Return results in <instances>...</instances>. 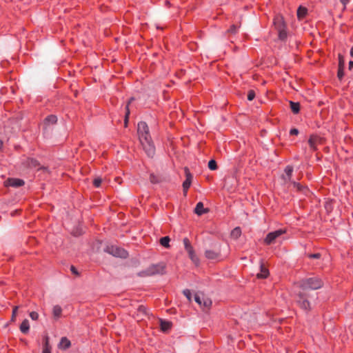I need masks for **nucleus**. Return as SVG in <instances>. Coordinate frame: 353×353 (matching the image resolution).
<instances>
[{
    "label": "nucleus",
    "mask_w": 353,
    "mask_h": 353,
    "mask_svg": "<svg viewBox=\"0 0 353 353\" xmlns=\"http://www.w3.org/2000/svg\"><path fill=\"white\" fill-rule=\"evenodd\" d=\"M104 251L114 256L125 259L128 256V252L117 245H108L104 249Z\"/></svg>",
    "instance_id": "obj_3"
},
{
    "label": "nucleus",
    "mask_w": 353,
    "mask_h": 353,
    "mask_svg": "<svg viewBox=\"0 0 353 353\" xmlns=\"http://www.w3.org/2000/svg\"><path fill=\"white\" fill-rule=\"evenodd\" d=\"M268 274H269L268 270L261 265V272L257 274V277L261 278V279H265L268 277Z\"/></svg>",
    "instance_id": "obj_21"
},
{
    "label": "nucleus",
    "mask_w": 353,
    "mask_h": 353,
    "mask_svg": "<svg viewBox=\"0 0 353 353\" xmlns=\"http://www.w3.org/2000/svg\"><path fill=\"white\" fill-rule=\"evenodd\" d=\"M338 68H345L344 59H343V57L341 54H339V67Z\"/></svg>",
    "instance_id": "obj_32"
},
{
    "label": "nucleus",
    "mask_w": 353,
    "mask_h": 353,
    "mask_svg": "<svg viewBox=\"0 0 353 353\" xmlns=\"http://www.w3.org/2000/svg\"><path fill=\"white\" fill-rule=\"evenodd\" d=\"M212 305V301L209 299H205L203 297V300L202 301V305L204 307L209 308Z\"/></svg>",
    "instance_id": "obj_31"
},
{
    "label": "nucleus",
    "mask_w": 353,
    "mask_h": 353,
    "mask_svg": "<svg viewBox=\"0 0 353 353\" xmlns=\"http://www.w3.org/2000/svg\"><path fill=\"white\" fill-rule=\"evenodd\" d=\"M203 297H204V296L203 294H196L194 296V300L199 305L201 306L202 301L203 300Z\"/></svg>",
    "instance_id": "obj_29"
},
{
    "label": "nucleus",
    "mask_w": 353,
    "mask_h": 353,
    "mask_svg": "<svg viewBox=\"0 0 353 353\" xmlns=\"http://www.w3.org/2000/svg\"><path fill=\"white\" fill-rule=\"evenodd\" d=\"M279 38L280 40H285L287 38L288 33L286 30V28L278 30Z\"/></svg>",
    "instance_id": "obj_24"
},
{
    "label": "nucleus",
    "mask_w": 353,
    "mask_h": 353,
    "mask_svg": "<svg viewBox=\"0 0 353 353\" xmlns=\"http://www.w3.org/2000/svg\"><path fill=\"white\" fill-rule=\"evenodd\" d=\"M183 243H184L185 249L186 251L189 250L190 248V249L193 248L192 247V245H190L189 240L187 238H185L183 239Z\"/></svg>",
    "instance_id": "obj_33"
},
{
    "label": "nucleus",
    "mask_w": 353,
    "mask_h": 353,
    "mask_svg": "<svg viewBox=\"0 0 353 353\" xmlns=\"http://www.w3.org/2000/svg\"><path fill=\"white\" fill-rule=\"evenodd\" d=\"M228 31L230 34H236L238 31V26L236 25H232Z\"/></svg>",
    "instance_id": "obj_34"
},
{
    "label": "nucleus",
    "mask_w": 353,
    "mask_h": 353,
    "mask_svg": "<svg viewBox=\"0 0 353 353\" xmlns=\"http://www.w3.org/2000/svg\"><path fill=\"white\" fill-rule=\"evenodd\" d=\"M323 285V281L318 276H313L303 279L300 282V288L303 291L307 290H317Z\"/></svg>",
    "instance_id": "obj_2"
},
{
    "label": "nucleus",
    "mask_w": 353,
    "mask_h": 353,
    "mask_svg": "<svg viewBox=\"0 0 353 353\" xmlns=\"http://www.w3.org/2000/svg\"><path fill=\"white\" fill-rule=\"evenodd\" d=\"M307 12V10L305 7L299 6L297 10V17L299 19H303Z\"/></svg>",
    "instance_id": "obj_19"
},
{
    "label": "nucleus",
    "mask_w": 353,
    "mask_h": 353,
    "mask_svg": "<svg viewBox=\"0 0 353 353\" xmlns=\"http://www.w3.org/2000/svg\"><path fill=\"white\" fill-rule=\"evenodd\" d=\"M294 188L296 189L298 191L303 192L304 194L308 191V189L306 187L303 186L301 183L292 181L291 182Z\"/></svg>",
    "instance_id": "obj_18"
},
{
    "label": "nucleus",
    "mask_w": 353,
    "mask_h": 353,
    "mask_svg": "<svg viewBox=\"0 0 353 353\" xmlns=\"http://www.w3.org/2000/svg\"><path fill=\"white\" fill-rule=\"evenodd\" d=\"M185 176H186L185 179H189V181L192 182V176L191 173L190 172L188 168H185Z\"/></svg>",
    "instance_id": "obj_38"
},
{
    "label": "nucleus",
    "mask_w": 353,
    "mask_h": 353,
    "mask_svg": "<svg viewBox=\"0 0 353 353\" xmlns=\"http://www.w3.org/2000/svg\"><path fill=\"white\" fill-rule=\"evenodd\" d=\"M273 23L276 30L286 28L283 18L280 16L274 17Z\"/></svg>",
    "instance_id": "obj_10"
},
{
    "label": "nucleus",
    "mask_w": 353,
    "mask_h": 353,
    "mask_svg": "<svg viewBox=\"0 0 353 353\" xmlns=\"http://www.w3.org/2000/svg\"><path fill=\"white\" fill-rule=\"evenodd\" d=\"M42 353H51V347L48 344V338L46 337L45 343L43 344Z\"/></svg>",
    "instance_id": "obj_27"
},
{
    "label": "nucleus",
    "mask_w": 353,
    "mask_h": 353,
    "mask_svg": "<svg viewBox=\"0 0 353 353\" xmlns=\"http://www.w3.org/2000/svg\"><path fill=\"white\" fill-rule=\"evenodd\" d=\"M70 346L71 343L66 337H62L58 345L59 348L63 350L68 349Z\"/></svg>",
    "instance_id": "obj_14"
},
{
    "label": "nucleus",
    "mask_w": 353,
    "mask_h": 353,
    "mask_svg": "<svg viewBox=\"0 0 353 353\" xmlns=\"http://www.w3.org/2000/svg\"><path fill=\"white\" fill-rule=\"evenodd\" d=\"M208 168L211 170H215L217 169V164L215 160L211 159L208 162Z\"/></svg>",
    "instance_id": "obj_28"
},
{
    "label": "nucleus",
    "mask_w": 353,
    "mask_h": 353,
    "mask_svg": "<svg viewBox=\"0 0 353 353\" xmlns=\"http://www.w3.org/2000/svg\"><path fill=\"white\" fill-rule=\"evenodd\" d=\"M308 257L310 259H319L321 257V254L319 253L310 254Z\"/></svg>",
    "instance_id": "obj_41"
},
{
    "label": "nucleus",
    "mask_w": 353,
    "mask_h": 353,
    "mask_svg": "<svg viewBox=\"0 0 353 353\" xmlns=\"http://www.w3.org/2000/svg\"><path fill=\"white\" fill-rule=\"evenodd\" d=\"M165 266L162 263L152 265L149 267L145 272L141 273L143 275L152 276L154 274H163L164 273Z\"/></svg>",
    "instance_id": "obj_4"
},
{
    "label": "nucleus",
    "mask_w": 353,
    "mask_h": 353,
    "mask_svg": "<svg viewBox=\"0 0 353 353\" xmlns=\"http://www.w3.org/2000/svg\"><path fill=\"white\" fill-rule=\"evenodd\" d=\"M52 313H53L54 316L56 319L59 318L61 316V313H62L61 307L59 305H54L53 307Z\"/></svg>",
    "instance_id": "obj_22"
},
{
    "label": "nucleus",
    "mask_w": 353,
    "mask_h": 353,
    "mask_svg": "<svg viewBox=\"0 0 353 353\" xmlns=\"http://www.w3.org/2000/svg\"><path fill=\"white\" fill-rule=\"evenodd\" d=\"M183 294L185 296V297L189 300L190 301L191 300V296H192V293L190 292V290H183Z\"/></svg>",
    "instance_id": "obj_39"
},
{
    "label": "nucleus",
    "mask_w": 353,
    "mask_h": 353,
    "mask_svg": "<svg viewBox=\"0 0 353 353\" xmlns=\"http://www.w3.org/2000/svg\"><path fill=\"white\" fill-rule=\"evenodd\" d=\"M57 116H55L54 114H50L45 119L44 124L46 125H53V124H55L57 123Z\"/></svg>",
    "instance_id": "obj_16"
},
{
    "label": "nucleus",
    "mask_w": 353,
    "mask_h": 353,
    "mask_svg": "<svg viewBox=\"0 0 353 353\" xmlns=\"http://www.w3.org/2000/svg\"><path fill=\"white\" fill-rule=\"evenodd\" d=\"M2 145H3V143H2V141H0V149H1V147H2Z\"/></svg>",
    "instance_id": "obj_50"
},
{
    "label": "nucleus",
    "mask_w": 353,
    "mask_h": 353,
    "mask_svg": "<svg viewBox=\"0 0 353 353\" xmlns=\"http://www.w3.org/2000/svg\"><path fill=\"white\" fill-rule=\"evenodd\" d=\"M293 167L292 165H287L284 170V172H285V176H283V179H284L285 182V183H288V182H292V181L291 180V177H292V172H293Z\"/></svg>",
    "instance_id": "obj_9"
},
{
    "label": "nucleus",
    "mask_w": 353,
    "mask_h": 353,
    "mask_svg": "<svg viewBox=\"0 0 353 353\" xmlns=\"http://www.w3.org/2000/svg\"><path fill=\"white\" fill-rule=\"evenodd\" d=\"M344 68H338L337 77L339 79L341 80L344 77Z\"/></svg>",
    "instance_id": "obj_35"
},
{
    "label": "nucleus",
    "mask_w": 353,
    "mask_h": 353,
    "mask_svg": "<svg viewBox=\"0 0 353 353\" xmlns=\"http://www.w3.org/2000/svg\"><path fill=\"white\" fill-rule=\"evenodd\" d=\"M290 108L294 114H298L300 111V104L298 102L290 101Z\"/></svg>",
    "instance_id": "obj_20"
},
{
    "label": "nucleus",
    "mask_w": 353,
    "mask_h": 353,
    "mask_svg": "<svg viewBox=\"0 0 353 353\" xmlns=\"http://www.w3.org/2000/svg\"><path fill=\"white\" fill-rule=\"evenodd\" d=\"M30 317L34 320V321H36L39 318V314L37 312H31L30 313Z\"/></svg>",
    "instance_id": "obj_40"
},
{
    "label": "nucleus",
    "mask_w": 353,
    "mask_h": 353,
    "mask_svg": "<svg viewBox=\"0 0 353 353\" xmlns=\"http://www.w3.org/2000/svg\"><path fill=\"white\" fill-rule=\"evenodd\" d=\"M30 330V323L28 319H24L20 325V330L23 334H27Z\"/></svg>",
    "instance_id": "obj_15"
},
{
    "label": "nucleus",
    "mask_w": 353,
    "mask_h": 353,
    "mask_svg": "<svg viewBox=\"0 0 353 353\" xmlns=\"http://www.w3.org/2000/svg\"><path fill=\"white\" fill-rule=\"evenodd\" d=\"M70 270H71V272H72L74 274H77H77H79V273H78L77 270H76V268H75L74 266H72H72H71V268H70Z\"/></svg>",
    "instance_id": "obj_45"
},
{
    "label": "nucleus",
    "mask_w": 353,
    "mask_h": 353,
    "mask_svg": "<svg viewBox=\"0 0 353 353\" xmlns=\"http://www.w3.org/2000/svg\"><path fill=\"white\" fill-rule=\"evenodd\" d=\"M6 186L19 188L24 185V181L20 179L9 178L5 181Z\"/></svg>",
    "instance_id": "obj_7"
},
{
    "label": "nucleus",
    "mask_w": 353,
    "mask_h": 353,
    "mask_svg": "<svg viewBox=\"0 0 353 353\" xmlns=\"http://www.w3.org/2000/svg\"><path fill=\"white\" fill-rule=\"evenodd\" d=\"M18 310V307L16 306L13 308V310H12V319L14 318L15 315H16V313H17V311Z\"/></svg>",
    "instance_id": "obj_46"
},
{
    "label": "nucleus",
    "mask_w": 353,
    "mask_h": 353,
    "mask_svg": "<svg viewBox=\"0 0 353 353\" xmlns=\"http://www.w3.org/2000/svg\"><path fill=\"white\" fill-rule=\"evenodd\" d=\"M349 70H353V61L349 62Z\"/></svg>",
    "instance_id": "obj_48"
},
{
    "label": "nucleus",
    "mask_w": 353,
    "mask_h": 353,
    "mask_svg": "<svg viewBox=\"0 0 353 353\" xmlns=\"http://www.w3.org/2000/svg\"><path fill=\"white\" fill-rule=\"evenodd\" d=\"M137 133L145 154L149 157H153L155 154V147L150 134L149 128L145 122L141 121L138 123Z\"/></svg>",
    "instance_id": "obj_1"
},
{
    "label": "nucleus",
    "mask_w": 353,
    "mask_h": 353,
    "mask_svg": "<svg viewBox=\"0 0 353 353\" xmlns=\"http://www.w3.org/2000/svg\"><path fill=\"white\" fill-rule=\"evenodd\" d=\"M25 164L30 168L39 169V163L35 159L28 158L25 161Z\"/></svg>",
    "instance_id": "obj_11"
},
{
    "label": "nucleus",
    "mask_w": 353,
    "mask_h": 353,
    "mask_svg": "<svg viewBox=\"0 0 353 353\" xmlns=\"http://www.w3.org/2000/svg\"><path fill=\"white\" fill-rule=\"evenodd\" d=\"M341 3L345 7L350 0H340Z\"/></svg>",
    "instance_id": "obj_47"
},
{
    "label": "nucleus",
    "mask_w": 353,
    "mask_h": 353,
    "mask_svg": "<svg viewBox=\"0 0 353 353\" xmlns=\"http://www.w3.org/2000/svg\"><path fill=\"white\" fill-rule=\"evenodd\" d=\"M170 239L169 238V236H164V237L161 238V239H160L161 245L165 248L170 247Z\"/></svg>",
    "instance_id": "obj_26"
},
{
    "label": "nucleus",
    "mask_w": 353,
    "mask_h": 353,
    "mask_svg": "<svg viewBox=\"0 0 353 353\" xmlns=\"http://www.w3.org/2000/svg\"><path fill=\"white\" fill-rule=\"evenodd\" d=\"M102 182V179L99 177L95 178L93 181V185L96 188H99L101 185V183Z\"/></svg>",
    "instance_id": "obj_36"
},
{
    "label": "nucleus",
    "mask_w": 353,
    "mask_h": 353,
    "mask_svg": "<svg viewBox=\"0 0 353 353\" xmlns=\"http://www.w3.org/2000/svg\"><path fill=\"white\" fill-rule=\"evenodd\" d=\"M205 256L210 260H216L220 256V253L218 251L207 250L205 252Z\"/></svg>",
    "instance_id": "obj_12"
},
{
    "label": "nucleus",
    "mask_w": 353,
    "mask_h": 353,
    "mask_svg": "<svg viewBox=\"0 0 353 353\" xmlns=\"http://www.w3.org/2000/svg\"><path fill=\"white\" fill-rule=\"evenodd\" d=\"M208 212V209L204 208L203 203L202 202L197 203L194 208L195 214H196L199 216H201L205 213H207Z\"/></svg>",
    "instance_id": "obj_13"
},
{
    "label": "nucleus",
    "mask_w": 353,
    "mask_h": 353,
    "mask_svg": "<svg viewBox=\"0 0 353 353\" xmlns=\"http://www.w3.org/2000/svg\"><path fill=\"white\" fill-rule=\"evenodd\" d=\"M241 234V230L239 227H236L231 232V236L234 239H238Z\"/></svg>",
    "instance_id": "obj_23"
},
{
    "label": "nucleus",
    "mask_w": 353,
    "mask_h": 353,
    "mask_svg": "<svg viewBox=\"0 0 353 353\" xmlns=\"http://www.w3.org/2000/svg\"><path fill=\"white\" fill-rule=\"evenodd\" d=\"M299 134V130L296 128H292L290 130V135H297Z\"/></svg>",
    "instance_id": "obj_42"
},
{
    "label": "nucleus",
    "mask_w": 353,
    "mask_h": 353,
    "mask_svg": "<svg viewBox=\"0 0 353 353\" xmlns=\"http://www.w3.org/2000/svg\"><path fill=\"white\" fill-rule=\"evenodd\" d=\"M321 143V138L317 136L312 134L308 139V144L312 150L315 151L317 150V145Z\"/></svg>",
    "instance_id": "obj_8"
},
{
    "label": "nucleus",
    "mask_w": 353,
    "mask_h": 353,
    "mask_svg": "<svg viewBox=\"0 0 353 353\" xmlns=\"http://www.w3.org/2000/svg\"><path fill=\"white\" fill-rule=\"evenodd\" d=\"M299 305L305 310H308L310 308L309 301L305 298V293L300 292L299 299L296 301Z\"/></svg>",
    "instance_id": "obj_6"
},
{
    "label": "nucleus",
    "mask_w": 353,
    "mask_h": 353,
    "mask_svg": "<svg viewBox=\"0 0 353 353\" xmlns=\"http://www.w3.org/2000/svg\"><path fill=\"white\" fill-rule=\"evenodd\" d=\"M255 97V92L254 90H249L248 93V101H252Z\"/></svg>",
    "instance_id": "obj_37"
},
{
    "label": "nucleus",
    "mask_w": 353,
    "mask_h": 353,
    "mask_svg": "<svg viewBox=\"0 0 353 353\" xmlns=\"http://www.w3.org/2000/svg\"><path fill=\"white\" fill-rule=\"evenodd\" d=\"M125 108H126V112H125V122L126 123L127 121H128V115L130 114V111H129V108H128V104L126 105Z\"/></svg>",
    "instance_id": "obj_43"
},
{
    "label": "nucleus",
    "mask_w": 353,
    "mask_h": 353,
    "mask_svg": "<svg viewBox=\"0 0 353 353\" xmlns=\"http://www.w3.org/2000/svg\"><path fill=\"white\" fill-rule=\"evenodd\" d=\"M191 183H192L191 181H189V179H185L183 181V190H184L185 194H186L188 190L190 187Z\"/></svg>",
    "instance_id": "obj_30"
},
{
    "label": "nucleus",
    "mask_w": 353,
    "mask_h": 353,
    "mask_svg": "<svg viewBox=\"0 0 353 353\" xmlns=\"http://www.w3.org/2000/svg\"><path fill=\"white\" fill-rule=\"evenodd\" d=\"M187 252L188 253L189 257L192 261V262L194 264L198 265L199 263V259L197 257V256L196 255V254L194 253V249L193 248L192 249L190 248L189 250H188Z\"/></svg>",
    "instance_id": "obj_17"
},
{
    "label": "nucleus",
    "mask_w": 353,
    "mask_h": 353,
    "mask_svg": "<svg viewBox=\"0 0 353 353\" xmlns=\"http://www.w3.org/2000/svg\"><path fill=\"white\" fill-rule=\"evenodd\" d=\"M171 327V323L169 321H161V328L163 332L168 331Z\"/></svg>",
    "instance_id": "obj_25"
},
{
    "label": "nucleus",
    "mask_w": 353,
    "mask_h": 353,
    "mask_svg": "<svg viewBox=\"0 0 353 353\" xmlns=\"http://www.w3.org/2000/svg\"><path fill=\"white\" fill-rule=\"evenodd\" d=\"M132 100H134V98H131V99H130V101H129V103H130Z\"/></svg>",
    "instance_id": "obj_51"
},
{
    "label": "nucleus",
    "mask_w": 353,
    "mask_h": 353,
    "mask_svg": "<svg viewBox=\"0 0 353 353\" xmlns=\"http://www.w3.org/2000/svg\"><path fill=\"white\" fill-rule=\"evenodd\" d=\"M350 54L352 57H353V46H352L351 49H350Z\"/></svg>",
    "instance_id": "obj_49"
},
{
    "label": "nucleus",
    "mask_w": 353,
    "mask_h": 353,
    "mask_svg": "<svg viewBox=\"0 0 353 353\" xmlns=\"http://www.w3.org/2000/svg\"><path fill=\"white\" fill-rule=\"evenodd\" d=\"M285 233V230L279 229L277 230H275L274 232H271L267 234L264 239V242L267 245H270L273 243H274L275 240L281 236L282 234Z\"/></svg>",
    "instance_id": "obj_5"
},
{
    "label": "nucleus",
    "mask_w": 353,
    "mask_h": 353,
    "mask_svg": "<svg viewBox=\"0 0 353 353\" xmlns=\"http://www.w3.org/2000/svg\"><path fill=\"white\" fill-rule=\"evenodd\" d=\"M139 311L140 312L145 314L146 313V308L143 305H141V306L139 307Z\"/></svg>",
    "instance_id": "obj_44"
}]
</instances>
